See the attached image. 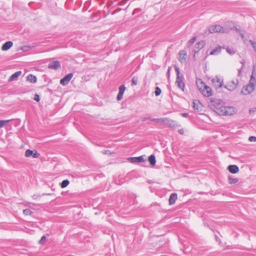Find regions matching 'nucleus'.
Returning <instances> with one entry per match:
<instances>
[{
    "label": "nucleus",
    "mask_w": 256,
    "mask_h": 256,
    "mask_svg": "<svg viewBox=\"0 0 256 256\" xmlns=\"http://www.w3.org/2000/svg\"><path fill=\"white\" fill-rule=\"evenodd\" d=\"M228 182L230 184H236L238 182V179L236 178H232L230 176L228 178Z\"/></svg>",
    "instance_id": "25"
},
{
    "label": "nucleus",
    "mask_w": 256,
    "mask_h": 256,
    "mask_svg": "<svg viewBox=\"0 0 256 256\" xmlns=\"http://www.w3.org/2000/svg\"><path fill=\"white\" fill-rule=\"evenodd\" d=\"M238 84V80H232L224 86V88L230 91H232L236 89Z\"/></svg>",
    "instance_id": "6"
},
{
    "label": "nucleus",
    "mask_w": 256,
    "mask_h": 256,
    "mask_svg": "<svg viewBox=\"0 0 256 256\" xmlns=\"http://www.w3.org/2000/svg\"><path fill=\"white\" fill-rule=\"evenodd\" d=\"M13 45V43L11 41H8L6 42L2 47V50L6 51L9 50Z\"/></svg>",
    "instance_id": "19"
},
{
    "label": "nucleus",
    "mask_w": 256,
    "mask_h": 256,
    "mask_svg": "<svg viewBox=\"0 0 256 256\" xmlns=\"http://www.w3.org/2000/svg\"><path fill=\"white\" fill-rule=\"evenodd\" d=\"M196 36H194L187 43L188 47L189 48L191 46H192L194 44V42L196 41Z\"/></svg>",
    "instance_id": "23"
},
{
    "label": "nucleus",
    "mask_w": 256,
    "mask_h": 256,
    "mask_svg": "<svg viewBox=\"0 0 256 256\" xmlns=\"http://www.w3.org/2000/svg\"><path fill=\"white\" fill-rule=\"evenodd\" d=\"M240 64H242V68H244V65H245V62L244 60H242V61H240Z\"/></svg>",
    "instance_id": "41"
},
{
    "label": "nucleus",
    "mask_w": 256,
    "mask_h": 256,
    "mask_svg": "<svg viewBox=\"0 0 256 256\" xmlns=\"http://www.w3.org/2000/svg\"><path fill=\"white\" fill-rule=\"evenodd\" d=\"M154 118H152L150 117H148V118H144V120H143V121H146V120H152V119H153Z\"/></svg>",
    "instance_id": "45"
},
{
    "label": "nucleus",
    "mask_w": 256,
    "mask_h": 256,
    "mask_svg": "<svg viewBox=\"0 0 256 256\" xmlns=\"http://www.w3.org/2000/svg\"><path fill=\"white\" fill-rule=\"evenodd\" d=\"M228 170L232 174H235L239 171L238 166L235 164L230 165L228 167Z\"/></svg>",
    "instance_id": "14"
},
{
    "label": "nucleus",
    "mask_w": 256,
    "mask_h": 256,
    "mask_svg": "<svg viewBox=\"0 0 256 256\" xmlns=\"http://www.w3.org/2000/svg\"><path fill=\"white\" fill-rule=\"evenodd\" d=\"M125 90H126V87H125L124 85L123 84V85L120 86V87H119L118 94H124Z\"/></svg>",
    "instance_id": "26"
},
{
    "label": "nucleus",
    "mask_w": 256,
    "mask_h": 256,
    "mask_svg": "<svg viewBox=\"0 0 256 256\" xmlns=\"http://www.w3.org/2000/svg\"><path fill=\"white\" fill-rule=\"evenodd\" d=\"M23 214L26 216H29L31 215L32 212L30 209L26 208L23 210Z\"/></svg>",
    "instance_id": "27"
},
{
    "label": "nucleus",
    "mask_w": 256,
    "mask_h": 256,
    "mask_svg": "<svg viewBox=\"0 0 256 256\" xmlns=\"http://www.w3.org/2000/svg\"><path fill=\"white\" fill-rule=\"evenodd\" d=\"M167 74H168V78L170 77V68L168 70Z\"/></svg>",
    "instance_id": "46"
},
{
    "label": "nucleus",
    "mask_w": 256,
    "mask_h": 256,
    "mask_svg": "<svg viewBox=\"0 0 256 256\" xmlns=\"http://www.w3.org/2000/svg\"><path fill=\"white\" fill-rule=\"evenodd\" d=\"M148 160L152 166H154L156 165V160L155 156L152 154H151L148 158Z\"/></svg>",
    "instance_id": "20"
},
{
    "label": "nucleus",
    "mask_w": 256,
    "mask_h": 256,
    "mask_svg": "<svg viewBox=\"0 0 256 256\" xmlns=\"http://www.w3.org/2000/svg\"><path fill=\"white\" fill-rule=\"evenodd\" d=\"M161 92H162V90H160V88L158 87V86H156V90H155V94L156 96H158L160 95V94H161Z\"/></svg>",
    "instance_id": "29"
},
{
    "label": "nucleus",
    "mask_w": 256,
    "mask_h": 256,
    "mask_svg": "<svg viewBox=\"0 0 256 256\" xmlns=\"http://www.w3.org/2000/svg\"><path fill=\"white\" fill-rule=\"evenodd\" d=\"M248 140L251 142H256V137L254 136H250L249 137Z\"/></svg>",
    "instance_id": "33"
},
{
    "label": "nucleus",
    "mask_w": 256,
    "mask_h": 256,
    "mask_svg": "<svg viewBox=\"0 0 256 256\" xmlns=\"http://www.w3.org/2000/svg\"><path fill=\"white\" fill-rule=\"evenodd\" d=\"M187 54L186 52L184 50H180L178 53V60H179L182 62L185 61L186 59Z\"/></svg>",
    "instance_id": "16"
},
{
    "label": "nucleus",
    "mask_w": 256,
    "mask_h": 256,
    "mask_svg": "<svg viewBox=\"0 0 256 256\" xmlns=\"http://www.w3.org/2000/svg\"><path fill=\"white\" fill-rule=\"evenodd\" d=\"M22 74L21 71H18L12 74L8 78L9 82H12L18 80V77Z\"/></svg>",
    "instance_id": "17"
},
{
    "label": "nucleus",
    "mask_w": 256,
    "mask_h": 256,
    "mask_svg": "<svg viewBox=\"0 0 256 256\" xmlns=\"http://www.w3.org/2000/svg\"><path fill=\"white\" fill-rule=\"evenodd\" d=\"M178 132H179L180 134H184V130L182 129L179 130H178Z\"/></svg>",
    "instance_id": "47"
},
{
    "label": "nucleus",
    "mask_w": 256,
    "mask_h": 256,
    "mask_svg": "<svg viewBox=\"0 0 256 256\" xmlns=\"http://www.w3.org/2000/svg\"><path fill=\"white\" fill-rule=\"evenodd\" d=\"M177 198H178V196H177V194L176 193L172 194H170L169 200H168L169 204L170 205L174 204L175 203Z\"/></svg>",
    "instance_id": "18"
},
{
    "label": "nucleus",
    "mask_w": 256,
    "mask_h": 256,
    "mask_svg": "<svg viewBox=\"0 0 256 256\" xmlns=\"http://www.w3.org/2000/svg\"><path fill=\"white\" fill-rule=\"evenodd\" d=\"M216 240L217 242H218L220 240V238H218V237L217 236H216Z\"/></svg>",
    "instance_id": "49"
},
{
    "label": "nucleus",
    "mask_w": 256,
    "mask_h": 256,
    "mask_svg": "<svg viewBox=\"0 0 256 256\" xmlns=\"http://www.w3.org/2000/svg\"><path fill=\"white\" fill-rule=\"evenodd\" d=\"M48 67L50 69L56 70L60 68V64L58 60L53 61L48 64Z\"/></svg>",
    "instance_id": "10"
},
{
    "label": "nucleus",
    "mask_w": 256,
    "mask_h": 256,
    "mask_svg": "<svg viewBox=\"0 0 256 256\" xmlns=\"http://www.w3.org/2000/svg\"><path fill=\"white\" fill-rule=\"evenodd\" d=\"M46 240V236H43L39 241L40 244H42Z\"/></svg>",
    "instance_id": "36"
},
{
    "label": "nucleus",
    "mask_w": 256,
    "mask_h": 256,
    "mask_svg": "<svg viewBox=\"0 0 256 256\" xmlns=\"http://www.w3.org/2000/svg\"><path fill=\"white\" fill-rule=\"evenodd\" d=\"M243 68H242V67L240 68L238 70V76H240V74L242 72V70Z\"/></svg>",
    "instance_id": "42"
},
{
    "label": "nucleus",
    "mask_w": 256,
    "mask_h": 256,
    "mask_svg": "<svg viewBox=\"0 0 256 256\" xmlns=\"http://www.w3.org/2000/svg\"><path fill=\"white\" fill-rule=\"evenodd\" d=\"M182 116L183 117L186 118L188 116V113H182Z\"/></svg>",
    "instance_id": "44"
},
{
    "label": "nucleus",
    "mask_w": 256,
    "mask_h": 256,
    "mask_svg": "<svg viewBox=\"0 0 256 256\" xmlns=\"http://www.w3.org/2000/svg\"><path fill=\"white\" fill-rule=\"evenodd\" d=\"M30 48V46H24L21 47V50H22L23 51H26V50H28V49Z\"/></svg>",
    "instance_id": "34"
},
{
    "label": "nucleus",
    "mask_w": 256,
    "mask_h": 256,
    "mask_svg": "<svg viewBox=\"0 0 256 256\" xmlns=\"http://www.w3.org/2000/svg\"><path fill=\"white\" fill-rule=\"evenodd\" d=\"M123 94H118L117 96L116 99L118 101L120 100L122 98Z\"/></svg>",
    "instance_id": "37"
},
{
    "label": "nucleus",
    "mask_w": 256,
    "mask_h": 256,
    "mask_svg": "<svg viewBox=\"0 0 256 256\" xmlns=\"http://www.w3.org/2000/svg\"><path fill=\"white\" fill-rule=\"evenodd\" d=\"M212 82L216 88H220L223 86V80L218 76L212 78Z\"/></svg>",
    "instance_id": "7"
},
{
    "label": "nucleus",
    "mask_w": 256,
    "mask_h": 256,
    "mask_svg": "<svg viewBox=\"0 0 256 256\" xmlns=\"http://www.w3.org/2000/svg\"><path fill=\"white\" fill-rule=\"evenodd\" d=\"M221 51V47L218 46L216 47V48L213 50L212 51L210 52V55H214L216 54L220 53Z\"/></svg>",
    "instance_id": "22"
},
{
    "label": "nucleus",
    "mask_w": 256,
    "mask_h": 256,
    "mask_svg": "<svg viewBox=\"0 0 256 256\" xmlns=\"http://www.w3.org/2000/svg\"><path fill=\"white\" fill-rule=\"evenodd\" d=\"M206 42L204 40L198 42L196 44V48H197V50H194V54L193 56V58H195L196 54L198 52L199 50L202 49L205 46Z\"/></svg>",
    "instance_id": "11"
},
{
    "label": "nucleus",
    "mask_w": 256,
    "mask_h": 256,
    "mask_svg": "<svg viewBox=\"0 0 256 256\" xmlns=\"http://www.w3.org/2000/svg\"><path fill=\"white\" fill-rule=\"evenodd\" d=\"M240 35L242 38H244V34L243 33H240Z\"/></svg>",
    "instance_id": "48"
},
{
    "label": "nucleus",
    "mask_w": 256,
    "mask_h": 256,
    "mask_svg": "<svg viewBox=\"0 0 256 256\" xmlns=\"http://www.w3.org/2000/svg\"><path fill=\"white\" fill-rule=\"evenodd\" d=\"M40 155V154L36 150H32L29 149L27 150L25 152V156L26 157L32 156L34 158H38Z\"/></svg>",
    "instance_id": "9"
},
{
    "label": "nucleus",
    "mask_w": 256,
    "mask_h": 256,
    "mask_svg": "<svg viewBox=\"0 0 256 256\" xmlns=\"http://www.w3.org/2000/svg\"><path fill=\"white\" fill-rule=\"evenodd\" d=\"M72 76L73 74L72 73L67 74L60 80V84L62 86L67 85L69 83Z\"/></svg>",
    "instance_id": "8"
},
{
    "label": "nucleus",
    "mask_w": 256,
    "mask_h": 256,
    "mask_svg": "<svg viewBox=\"0 0 256 256\" xmlns=\"http://www.w3.org/2000/svg\"><path fill=\"white\" fill-rule=\"evenodd\" d=\"M193 108L198 112H199L202 111V104L198 100H194L193 101Z\"/></svg>",
    "instance_id": "12"
},
{
    "label": "nucleus",
    "mask_w": 256,
    "mask_h": 256,
    "mask_svg": "<svg viewBox=\"0 0 256 256\" xmlns=\"http://www.w3.org/2000/svg\"><path fill=\"white\" fill-rule=\"evenodd\" d=\"M236 30L237 32H240V30L239 28H236Z\"/></svg>",
    "instance_id": "51"
},
{
    "label": "nucleus",
    "mask_w": 256,
    "mask_h": 256,
    "mask_svg": "<svg viewBox=\"0 0 256 256\" xmlns=\"http://www.w3.org/2000/svg\"><path fill=\"white\" fill-rule=\"evenodd\" d=\"M9 120H0V128L4 127V126L9 122Z\"/></svg>",
    "instance_id": "28"
},
{
    "label": "nucleus",
    "mask_w": 256,
    "mask_h": 256,
    "mask_svg": "<svg viewBox=\"0 0 256 256\" xmlns=\"http://www.w3.org/2000/svg\"><path fill=\"white\" fill-rule=\"evenodd\" d=\"M194 50H197V48H196V46H194V50L192 52L194 53Z\"/></svg>",
    "instance_id": "50"
},
{
    "label": "nucleus",
    "mask_w": 256,
    "mask_h": 256,
    "mask_svg": "<svg viewBox=\"0 0 256 256\" xmlns=\"http://www.w3.org/2000/svg\"><path fill=\"white\" fill-rule=\"evenodd\" d=\"M256 82V79L254 78L253 75H252L250 80V82H254V83Z\"/></svg>",
    "instance_id": "39"
},
{
    "label": "nucleus",
    "mask_w": 256,
    "mask_h": 256,
    "mask_svg": "<svg viewBox=\"0 0 256 256\" xmlns=\"http://www.w3.org/2000/svg\"><path fill=\"white\" fill-rule=\"evenodd\" d=\"M27 80L32 83H34L36 82L37 78L35 76L30 74L27 76Z\"/></svg>",
    "instance_id": "21"
},
{
    "label": "nucleus",
    "mask_w": 256,
    "mask_h": 256,
    "mask_svg": "<svg viewBox=\"0 0 256 256\" xmlns=\"http://www.w3.org/2000/svg\"><path fill=\"white\" fill-rule=\"evenodd\" d=\"M103 152V153H104V154H108L107 151H106V150H104V152Z\"/></svg>",
    "instance_id": "52"
},
{
    "label": "nucleus",
    "mask_w": 256,
    "mask_h": 256,
    "mask_svg": "<svg viewBox=\"0 0 256 256\" xmlns=\"http://www.w3.org/2000/svg\"><path fill=\"white\" fill-rule=\"evenodd\" d=\"M254 83L250 82V83L248 84H247L246 86H244L242 88L241 92L242 94L244 95H246L254 92Z\"/></svg>",
    "instance_id": "3"
},
{
    "label": "nucleus",
    "mask_w": 256,
    "mask_h": 256,
    "mask_svg": "<svg viewBox=\"0 0 256 256\" xmlns=\"http://www.w3.org/2000/svg\"><path fill=\"white\" fill-rule=\"evenodd\" d=\"M32 197L33 199H37L38 198L40 197V196L36 194H34L32 196Z\"/></svg>",
    "instance_id": "43"
},
{
    "label": "nucleus",
    "mask_w": 256,
    "mask_h": 256,
    "mask_svg": "<svg viewBox=\"0 0 256 256\" xmlns=\"http://www.w3.org/2000/svg\"><path fill=\"white\" fill-rule=\"evenodd\" d=\"M69 183L70 182L68 180H64L60 184V187L62 188H64L68 185Z\"/></svg>",
    "instance_id": "24"
},
{
    "label": "nucleus",
    "mask_w": 256,
    "mask_h": 256,
    "mask_svg": "<svg viewBox=\"0 0 256 256\" xmlns=\"http://www.w3.org/2000/svg\"><path fill=\"white\" fill-rule=\"evenodd\" d=\"M176 84L180 89L184 91L185 84L181 78H176Z\"/></svg>",
    "instance_id": "15"
},
{
    "label": "nucleus",
    "mask_w": 256,
    "mask_h": 256,
    "mask_svg": "<svg viewBox=\"0 0 256 256\" xmlns=\"http://www.w3.org/2000/svg\"><path fill=\"white\" fill-rule=\"evenodd\" d=\"M226 52L230 54H234L235 53L234 50L230 48H227Z\"/></svg>",
    "instance_id": "32"
},
{
    "label": "nucleus",
    "mask_w": 256,
    "mask_h": 256,
    "mask_svg": "<svg viewBox=\"0 0 256 256\" xmlns=\"http://www.w3.org/2000/svg\"><path fill=\"white\" fill-rule=\"evenodd\" d=\"M175 70H176V72L177 78H180V70H179L177 66H176L175 67Z\"/></svg>",
    "instance_id": "38"
},
{
    "label": "nucleus",
    "mask_w": 256,
    "mask_h": 256,
    "mask_svg": "<svg viewBox=\"0 0 256 256\" xmlns=\"http://www.w3.org/2000/svg\"><path fill=\"white\" fill-rule=\"evenodd\" d=\"M209 32L211 34L215 32H226L224 28L219 24L212 25L209 27Z\"/></svg>",
    "instance_id": "4"
},
{
    "label": "nucleus",
    "mask_w": 256,
    "mask_h": 256,
    "mask_svg": "<svg viewBox=\"0 0 256 256\" xmlns=\"http://www.w3.org/2000/svg\"><path fill=\"white\" fill-rule=\"evenodd\" d=\"M141 10L140 8H136L134 10V12H133V14L135 13H136V12H140Z\"/></svg>",
    "instance_id": "40"
},
{
    "label": "nucleus",
    "mask_w": 256,
    "mask_h": 256,
    "mask_svg": "<svg viewBox=\"0 0 256 256\" xmlns=\"http://www.w3.org/2000/svg\"><path fill=\"white\" fill-rule=\"evenodd\" d=\"M201 84L204 87H199L198 88L202 94L205 96H210L212 95V89L210 87L206 85L202 82H201Z\"/></svg>",
    "instance_id": "2"
},
{
    "label": "nucleus",
    "mask_w": 256,
    "mask_h": 256,
    "mask_svg": "<svg viewBox=\"0 0 256 256\" xmlns=\"http://www.w3.org/2000/svg\"><path fill=\"white\" fill-rule=\"evenodd\" d=\"M212 108L214 112L220 116H232L236 112V108L233 106H224L220 100L217 102L211 101Z\"/></svg>",
    "instance_id": "1"
},
{
    "label": "nucleus",
    "mask_w": 256,
    "mask_h": 256,
    "mask_svg": "<svg viewBox=\"0 0 256 256\" xmlns=\"http://www.w3.org/2000/svg\"><path fill=\"white\" fill-rule=\"evenodd\" d=\"M34 100L36 102H39L40 100V98L38 94H35L34 96Z\"/></svg>",
    "instance_id": "35"
},
{
    "label": "nucleus",
    "mask_w": 256,
    "mask_h": 256,
    "mask_svg": "<svg viewBox=\"0 0 256 256\" xmlns=\"http://www.w3.org/2000/svg\"><path fill=\"white\" fill-rule=\"evenodd\" d=\"M250 42L252 44V48H254V52L256 53V42H254L252 40H250Z\"/></svg>",
    "instance_id": "31"
},
{
    "label": "nucleus",
    "mask_w": 256,
    "mask_h": 256,
    "mask_svg": "<svg viewBox=\"0 0 256 256\" xmlns=\"http://www.w3.org/2000/svg\"><path fill=\"white\" fill-rule=\"evenodd\" d=\"M132 86H136L138 84V78L133 77L132 79Z\"/></svg>",
    "instance_id": "30"
},
{
    "label": "nucleus",
    "mask_w": 256,
    "mask_h": 256,
    "mask_svg": "<svg viewBox=\"0 0 256 256\" xmlns=\"http://www.w3.org/2000/svg\"><path fill=\"white\" fill-rule=\"evenodd\" d=\"M152 121L156 122H160L162 124H166L170 127L174 126V122L168 119V118H153L152 119Z\"/></svg>",
    "instance_id": "5"
},
{
    "label": "nucleus",
    "mask_w": 256,
    "mask_h": 256,
    "mask_svg": "<svg viewBox=\"0 0 256 256\" xmlns=\"http://www.w3.org/2000/svg\"><path fill=\"white\" fill-rule=\"evenodd\" d=\"M130 162L132 163L134 162H142L145 161L144 156H141L138 157H132L130 158Z\"/></svg>",
    "instance_id": "13"
}]
</instances>
